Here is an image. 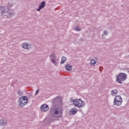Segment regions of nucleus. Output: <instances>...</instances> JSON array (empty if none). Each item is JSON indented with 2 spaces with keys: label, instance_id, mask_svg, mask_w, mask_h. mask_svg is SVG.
Here are the masks:
<instances>
[{
  "label": "nucleus",
  "instance_id": "nucleus-1",
  "mask_svg": "<svg viewBox=\"0 0 129 129\" xmlns=\"http://www.w3.org/2000/svg\"><path fill=\"white\" fill-rule=\"evenodd\" d=\"M59 100H60V97H56L55 98L53 99V106L49 111V113L52 117L46 119V121L45 122L46 124H50L51 122L55 121L54 117H62V111H61V108L57 106V104L59 103Z\"/></svg>",
  "mask_w": 129,
  "mask_h": 129
},
{
  "label": "nucleus",
  "instance_id": "nucleus-2",
  "mask_svg": "<svg viewBox=\"0 0 129 129\" xmlns=\"http://www.w3.org/2000/svg\"><path fill=\"white\" fill-rule=\"evenodd\" d=\"M29 101L28 100V97L26 96L20 97L18 100V105L21 108H23V107L27 105Z\"/></svg>",
  "mask_w": 129,
  "mask_h": 129
},
{
  "label": "nucleus",
  "instance_id": "nucleus-3",
  "mask_svg": "<svg viewBox=\"0 0 129 129\" xmlns=\"http://www.w3.org/2000/svg\"><path fill=\"white\" fill-rule=\"evenodd\" d=\"M73 103L75 106L82 108L85 106V102L82 100L79 99H76L73 100Z\"/></svg>",
  "mask_w": 129,
  "mask_h": 129
},
{
  "label": "nucleus",
  "instance_id": "nucleus-4",
  "mask_svg": "<svg viewBox=\"0 0 129 129\" xmlns=\"http://www.w3.org/2000/svg\"><path fill=\"white\" fill-rule=\"evenodd\" d=\"M49 60L51 61V63H52L54 66H57V64H58V61L59 59L56 58V54L54 53H51V54L49 55Z\"/></svg>",
  "mask_w": 129,
  "mask_h": 129
},
{
  "label": "nucleus",
  "instance_id": "nucleus-5",
  "mask_svg": "<svg viewBox=\"0 0 129 129\" xmlns=\"http://www.w3.org/2000/svg\"><path fill=\"white\" fill-rule=\"evenodd\" d=\"M126 78H127V76L125 73H120L118 76H116V81H124Z\"/></svg>",
  "mask_w": 129,
  "mask_h": 129
},
{
  "label": "nucleus",
  "instance_id": "nucleus-6",
  "mask_svg": "<svg viewBox=\"0 0 129 129\" xmlns=\"http://www.w3.org/2000/svg\"><path fill=\"white\" fill-rule=\"evenodd\" d=\"M113 103L114 105H117L118 106L121 105V103H122L121 97L119 95L116 96L114 99Z\"/></svg>",
  "mask_w": 129,
  "mask_h": 129
},
{
  "label": "nucleus",
  "instance_id": "nucleus-7",
  "mask_svg": "<svg viewBox=\"0 0 129 129\" xmlns=\"http://www.w3.org/2000/svg\"><path fill=\"white\" fill-rule=\"evenodd\" d=\"M22 47L26 50H31L33 48V45L24 42L22 44Z\"/></svg>",
  "mask_w": 129,
  "mask_h": 129
},
{
  "label": "nucleus",
  "instance_id": "nucleus-8",
  "mask_svg": "<svg viewBox=\"0 0 129 129\" xmlns=\"http://www.w3.org/2000/svg\"><path fill=\"white\" fill-rule=\"evenodd\" d=\"M45 7H46V2H45V1H42L39 4L38 8L36 9V11H37V12H40V11L42 10V9H44Z\"/></svg>",
  "mask_w": 129,
  "mask_h": 129
},
{
  "label": "nucleus",
  "instance_id": "nucleus-9",
  "mask_svg": "<svg viewBox=\"0 0 129 129\" xmlns=\"http://www.w3.org/2000/svg\"><path fill=\"white\" fill-rule=\"evenodd\" d=\"M40 109L41 111H48V110H49V106H48V105H47L46 104H43L41 105Z\"/></svg>",
  "mask_w": 129,
  "mask_h": 129
},
{
  "label": "nucleus",
  "instance_id": "nucleus-10",
  "mask_svg": "<svg viewBox=\"0 0 129 129\" xmlns=\"http://www.w3.org/2000/svg\"><path fill=\"white\" fill-rule=\"evenodd\" d=\"M14 12H7L4 17H6V18H12L14 16Z\"/></svg>",
  "mask_w": 129,
  "mask_h": 129
},
{
  "label": "nucleus",
  "instance_id": "nucleus-11",
  "mask_svg": "<svg viewBox=\"0 0 129 129\" xmlns=\"http://www.w3.org/2000/svg\"><path fill=\"white\" fill-rule=\"evenodd\" d=\"M0 13L1 15H3V16H5L6 15V13L7 12H6V7L4 6H1L0 7Z\"/></svg>",
  "mask_w": 129,
  "mask_h": 129
},
{
  "label": "nucleus",
  "instance_id": "nucleus-12",
  "mask_svg": "<svg viewBox=\"0 0 129 129\" xmlns=\"http://www.w3.org/2000/svg\"><path fill=\"white\" fill-rule=\"evenodd\" d=\"M97 60H98V58L95 57L94 59H92L90 61V64L91 66H94L96 64V62L97 61Z\"/></svg>",
  "mask_w": 129,
  "mask_h": 129
},
{
  "label": "nucleus",
  "instance_id": "nucleus-13",
  "mask_svg": "<svg viewBox=\"0 0 129 129\" xmlns=\"http://www.w3.org/2000/svg\"><path fill=\"white\" fill-rule=\"evenodd\" d=\"M78 111V110L76 108H74L71 109V110L69 111L70 114L74 115L76 114Z\"/></svg>",
  "mask_w": 129,
  "mask_h": 129
},
{
  "label": "nucleus",
  "instance_id": "nucleus-14",
  "mask_svg": "<svg viewBox=\"0 0 129 129\" xmlns=\"http://www.w3.org/2000/svg\"><path fill=\"white\" fill-rule=\"evenodd\" d=\"M7 123H8V120L6 119H0V126L2 125H6Z\"/></svg>",
  "mask_w": 129,
  "mask_h": 129
},
{
  "label": "nucleus",
  "instance_id": "nucleus-15",
  "mask_svg": "<svg viewBox=\"0 0 129 129\" xmlns=\"http://www.w3.org/2000/svg\"><path fill=\"white\" fill-rule=\"evenodd\" d=\"M117 93H118V91L117 89H114L111 91V95L112 96H115V95H117Z\"/></svg>",
  "mask_w": 129,
  "mask_h": 129
},
{
  "label": "nucleus",
  "instance_id": "nucleus-16",
  "mask_svg": "<svg viewBox=\"0 0 129 129\" xmlns=\"http://www.w3.org/2000/svg\"><path fill=\"white\" fill-rule=\"evenodd\" d=\"M65 69L67 71H71V70H72V66L70 64H67L65 66Z\"/></svg>",
  "mask_w": 129,
  "mask_h": 129
},
{
  "label": "nucleus",
  "instance_id": "nucleus-17",
  "mask_svg": "<svg viewBox=\"0 0 129 129\" xmlns=\"http://www.w3.org/2000/svg\"><path fill=\"white\" fill-rule=\"evenodd\" d=\"M67 59L66 58V57L65 56H62L61 57V60L60 61V64H64Z\"/></svg>",
  "mask_w": 129,
  "mask_h": 129
},
{
  "label": "nucleus",
  "instance_id": "nucleus-18",
  "mask_svg": "<svg viewBox=\"0 0 129 129\" xmlns=\"http://www.w3.org/2000/svg\"><path fill=\"white\" fill-rule=\"evenodd\" d=\"M75 31H77V32H80L81 31L82 29L79 26H76L75 28Z\"/></svg>",
  "mask_w": 129,
  "mask_h": 129
},
{
  "label": "nucleus",
  "instance_id": "nucleus-19",
  "mask_svg": "<svg viewBox=\"0 0 129 129\" xmlns=\"http://www.w3.org/2000/svg\"><path fill=\"white\" fill-rule=\"evenodd\" d=\"M18 95H20V96H22L23 93L22 91H20L18 92Z\"/></svg>",
  "mask_w": 129,
  "mask_h": 129
},
{
  "label": "nucleus",
  "instance_id": "nucleus-20",
  "mask_svg": "<svg viewBox=\"0 0 129 129\" xmlns=\"http://www.w3.org/2000/svg\"><path fill=\"white\" fill-rule=\"evenodd\" d=\"M108 32H107V31H106V30H105L104 31V35H105V36H107V35H108Z\"/></svg>",
  "mask_w": 129,
  "mask_h": 129
},
{
  "label": "nucleus",
  "instance_id": "nucleus-21",
  "mask_svg": "<svg viewBox=\"0 0 129 129\" xmlns=\"http://www.w3.org/2000/svg\"><path fill=\"white\" fill-rule=\"evenodd\" d=\"M29 97H34V96H33V94H32V93H29Z\"/></svg>",
  "mask_w": 129,
  "mask_h": 129
},
{
  "label": "nucleus",
  "instance_id": "nucleus-22",
  "mask_svg": "<svg viewBox=\"0 0 129 129\" xmlns=\"http://www.w3.org/2000/svg\"><path fill=\"white\" fill-rule=\"evenodd\" d=\"M39 89H37L35 92V95H37V94L39 93Z\"/></svg>",
  "mask_w": 129,
  "mask_h": 129
},
{
  "label": "nucleus",
  "instance_id": "nucleus-23",
  "mask_svg": "<svg viewBox=\"0 0 129 129\" xmlns=\"http://www.w3.org/2000/svg\"><path fill=\"white\" fill-rule=\"evenodd\" d=\"M117 82H118V83H119L120 84H121V83H122V82L121 81H117Z\"/></svg>",
  "mask_w": 129,
  "mask_h": 129
}]
</instances>
